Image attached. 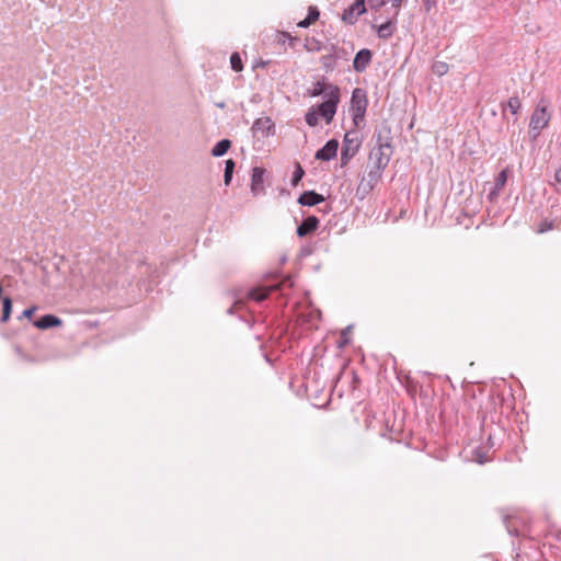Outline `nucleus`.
<instances>
[{
	"instance_id": "obj_1",
	"label": "nucleus",
	"mask_w": 561,
	"mask_h": 561,
	"mask_svg": "<svg viewBox=\"0 0 561 561\" xmlns=\"http://www.w3.org/2000/svg\"><path fill=\"white\" fill-rule=\"evenodd\" d=\"M550 118L551 115L548 112V104L541 99L530 116L529 135L533 139H536L541 130L548 126Z\"/></svg>"
},
{
	"instance_id": "obj_2",
	"label": "nucleus",
	"mask_w": 561,
	"mask_h": 561,
	"mask_svg": "<svg viewBox=\"0 0 561 561\" xmlns=\"http://www.w3.org/2000/svg\"><path fill=\"white\" fill-rule=\"evenodd\" d=\"M330 89L332 91L329 93L328 98L316 107L317 113L324 118L327 124L333 121L341 98L339 87H330Z\"/></svg>"
},
{
	"instance_id": "obj_3",
	"label": "nucleus",
	"mask_w": 561,
	"mask_h": 561,
	"mask_svg": "<svg viewBox=\"0 0 561 561\" xmlns=\"http://www.w3.org/2000/svg\"><path fill=\"white\" fill-rule=\"evenodd\" d=\"M368 169L367 176H363L356 187V196L359 199H364L373 192L385 170L373 164H369Z\"/></svg>"
},
{
	"instance_id": "obj_4",
	"label": "nucleus",
	"mask_w": 561,
	"mask_h": 561,
	"mask_svg": "<svg viewBox=\"0 0 561 561\" xmlns=\"http://www.w3.org/2000/svg\"><path fill=\"white\" fill-rule=\"evenodd\" d=\"M368 106L367 93L362 88H355L351 98V111L353 112V122L358 126L364 121Z\"/></svg>"
},
{
	"instance_id": "obj_5",
	"label": "nucleus",
	"mask_w": 561,
	"mask_h": 561,
	"mask_svg": "<svg viewBox=\"0 0 561 561\" xmlns=\"http://www.w3.org/2000/svg\"><path fill=\"white\" fill-rule=\"evenodd\" d=\"M360 147V139L357 131L351 130L344 135L342 150H341V167L348 164L351 159L358 152Z\"/></svg>"
},
{
	"instance_id": "obj_6",
	"label": "nucleus",
	"mask_w": 561,
	"mask_h": 561,
	"mask_svg": "<svg viewBox=\"0 0 561 561\" xmlns=\"http://www.w3.org/2000/svg\"><path fill=\"white\" fill-rule=\"evenodd\" d=\"M373 139H375L376 141L375 147L381 149L388 148V150H393L391 128L387 124H382L381 126L375 129Z\"/></svg>"
},
{
	"instance_id": "obj_7",
	"label": "nucleus",
	"mask_w": 561,
	"mask_h": 561,
	"mask_svg": "<svg viewBox=\"0 0 561 561\" xmlns=\"http://www.w3.org/2000/svg\"><path fill=\"white\" fill-rule=\"evenodd\" d=\"M366 12L365 0H355L350 7H347L343 14L342 21L346 24L353 25L356 23L359 15Z\"/></svg>"
},
{
	"instance_id": "obj_8",
	"label": "nucleus",
	"mask_w": 561,
	"mask_h": 561,
	"mask_svg": "<svg viewBox=\"0 0 561 561\" xmlns=\"http://www.w3.org/2000/svg\"><path fill=\"white\" fill-rule=\"evenodd\" d=\"M392 153L393 150H388V148L381 149L374 147L369 152L370 164L386 169L390 162Z\"/></svg>"
},
{
	"instance_id": "obj_9",
	"label": "nucleus",
	"mask_w": 561,
	"mask_h": 561,
	"mask_svg": "<svg viewBox=\"0 0 561 561\" xmlns=\"http://www.w3.org/2000/svg\"><path fill=\"white\" fill-rule=\"evenodd\" d=\"M373 59V53L368 48H363L355 55L353 60V68L356 72H364Z\"/></svg>"
},
{
	"instance_id": "obj_10",
	"label": "nucleus",
	"mask_w": 561,
	"mask_h": 561,
	"mask_svg": "<svg viewBox=\"0 0 561 561\" xmlns=\"http://www.w3.org/2000/svg\"><path fill=\"white\" fill-rule=\"evenodd\" d=\"M339 149V141L336 139H330L327 144L316 152L314 158L321 161H330L336 157Z\"/></svg>"
},
{
	"instance_id": "obj_11",
	"label": "nucleus",
	"mask_w": 561,
	"mask_h": 561,
	"mask_svg": "<svg viewBox=\"0 0 561 561\" xmlns=\"http://www.w3.org/2000/svg\"><path fill=\"white\" fill-rule=\"evenodd\" d=\"M320 221L319 219L311 215L302 220V222L297 227L296 233L299 238H304L312 232H314L319 228Z\"/></svg>"
},
{
	"instance_id": "obj_12",
	"label": "nucleus",
	"mask_w": 561,
	"mask_h": 561,
	"mask_svg": "<svg viewBox=\"0 0 561 561\" xmlns=\"http://www.w3.org/2000/svg\"><path fill=\"white\" fill-rule=\"evenodd\" d=\"M324 196L317 193L316 191H305L299 197H298V204L301 206H316L324 202Z\"/></svg>"
},
{
	"instance_id": "obj_13",
	"label": "nucleus",
	"mask_w": 561,
	"mask_h": 561,
	"mask_svg": "<svg viewBox=\"0 0 561 561\" xmlns=\"http://www.w3.org/2000/svg\"><path fill=\"white\" fill-rule=\"evenodd\" d=\"M264 174V168L254 167L252 169L251 192L253 193V195H257L260 192L263 191Z\"/></svg>"
},
{
	"instance_id": "obj_14",
	"label": "nucleus",
	"mask_w": 561,
	"mask_h": 561,
	"mask_svg": "<svg viewBox=\"0 0 561 561\" xmlns=\"http://www.w3.org/2000/svg\"><path fill=\"white\" fill-rule=\"evenodd\" d=\"M279 286L278 285H273V286H259V287H255V288H252L248 296L250 299L256 301V302H261L263 300H265L270 293L272 291H275V290H278Z\"/></svg>"
},
{
	"instance_id": "obj_15",
	"label": "nucleus",
	"mask_w": 561,
	"mask_h": 561,
	"mask_svg": "<svg viewBox=\"0 0 561 561\" xmlns=\"http://www.w3.org/2000/svg\"><path fill=\"white\" fill-rule=\"evenodd\" d=\"M507 176H508V171L507 169H504L502 170L495 181H494V186L493 188L491 190V192L489 193L488 195V198L490 202H493L497 198L501 190L505 186L506 182H507Z\"/></svg>"
},
{
	"instance_id": "obj_16",
	"label": "nucleus",
	"mask_w": 561,
	"mask_h": 561,
	"mask_svg": "<svg viewBox=\"0 0 561 561\" xmlns=\"http://www.w3.org/2000/svg\"><path fill=\"white\" fill-rule=\"evenodd\" d=\"M37 329L41 330H47L55 327H60L62 324V321L60 318H58L55 314H45L34 321L33 323Z\"/></svg>"
},
{
	"instance_id": "obj_17",
	"label": "nucleus",
	"mask_w": 561,
	"mask_h": 561,
	"mask_svg": "<svg viewBox=\"0 0 561 561\" xmlns=\"http://www.w3.org/2000/svg\"><path fill=\"white\" fill-rule=\"evenodd\" d=\"M330 87H336L335 84L325 82L324 80L314 83L313 88L308 91V94L312 98L324 95L327 99L329 93L332 91Z\"/></svg>"
},
{
	"instance_id": "obj_18",
	"label": "nucleus",
	"mask_w": 561,
	"mask_h": 561,
	"mask_svg": "<svg viewBox=\"0 0 561 561\" xmlns=\"http://www.w3.org/2000/svg\"><path fill=\"white\" fill-rule=\"evenodd\" d=\"M274 128V123L270 117H261L257 118L252 126V130L254 133L261 131L263 136L268 135L270 131Z\"/></svg>"
},
{
	"instance_id": "obj_19",
	"label": "nucleus",
	"mask_w": 561,
	"mask_h": 561,
	"mask_svg": "<svg viewBox=\"0 0 561 561\" xmlns=\"http://www.w3.org/2000/svg\"><path fill=\"white\" fill-rule=\"evenodd\" d=\"M336 49V46L335 45H332L331 46V53L330 54H327V55H323L320 59L321 64H322V67L323 69L327 71V72H331L334 70V68L336 67V59H337V55L334 53Z\"/></svg>"
},
{
	"instance_id": "obj_20",
	"label": "nucleus",
	"mask_w": 561,
	"mask_h": 561,
	"mask_svg": "<svg viewBox=\"0 0 561 561\" xmlns=\"http://www.w3.org/2000/svg\"><path fill=\"white\" fill-rule=\"evenodd\" d=\"M320 16V11L317 7L310 5L308 9L307 16L298 22L297 26L306 28L309 27L312 23H314Z\"/></svg>"
},
{
	"instance_id": "obj_21",
	"label": "nucleus",
	"mask_w": 561,
	"mask_h": 561,
	"mask_svg": "<svg viewBox=\"0 0 561 561\" xmlns=\"http://www.w3.org/2000/svg\"><path fill=\"white\" fill-rule=\"evenodd\" d=\"M394 30V22L389 20L377 27L378 37L388 39L393 35Z\"/></svg>"
},
{
	"instance_id": "obj_22",
	"label": "nucleus",
	"mask_w": 561,
	"mask_h": 561,
	"mask_svg": "<svg viewBox=\"0 0 561 561\" xmlns=\"http://www.w3.org/2000/svg\"><path fill=\"white\" fill-rule=\"evenodd\" d=\"M230 147L231 141L229 139H221L213 147L211 154L214 157H221L227 153Z\"/></svg>"
},
{
	"instance_id": "obj_23",
	"label": "nucleus",
	"mask_w": 561,
	"mask_h": 561,
	"mask_svg": "<svg viewBox=\"0 0 561 561\" xmlns=\"http://www.w3.org/2000/svg\"><path fill=\"white\" fill-rule=\"evenodd\" d=\"M12 312V299L10 297H4L2 299V314L0 321L2 323H7L10 320Z\"/></svg>"
},
{
	"instance_id": "obj_24",
	"label": "nucleus",
	"mask_w": 561,
	"mask_h": 561,
	"mask_svg": "<svg viewBox=\"0 0 561 561\" xmlns=\"http://www.w3.org/2000/svg\"><path fill=\"white\" fill-rule=\"evenodd\" d=\"M234 168H236V162L232 159L226 160L225 172H224V182L226 185H229L231 183Z\"/></svg>"
},
{
	"instance_id": "obj_25",
	"label": "nucleus",
	"mask_w": 561,
	"mask_h": 561,
	"mask_svg": "<svg viewBox=\"0 0 561 561\" xmlns=\"http://www.w3.org/2000/svg\"><path fill=\"white\" fill-rule=\"evenodd\" d=\"M304 47L308 51H320L322 49V44L314 37H307Z\"/></svg>"
},
{
	"instance_id": "obj_26",
	"label": "nucleus",
	"mask_w": 561,
	"mask_h": 561,
	"mask_svg": "<svg viewBox=\"0 0 561 561\" xmlns=\"http://www.w3.org/2000/svg\"><path fill=\"white\" fill-rule=\"evenodd\" d=\"M448 70H449V65L447 62H445V61L436 60L432 65L433 73H435L438 77H442V76L446 75L448 72Z\"/></svg>"
},
{
	"instance_id": "obj_27",
	"label": "nucleus",
	"mask_w": 561,
	"mask_h": 561,
	"mask_svg": "<svg viewBox=\"0 0 561 561\" xmlns=\"http://www.w3.org/2000/svg\"><path fill=\"white\" fill-rule=\"evenodd\" d=\"M305 119L310 127H316L319 124V114L317 113L314 106L309 108V111L306 113Z\"/></svg>"
},
{
	"instance_id": "obj_28",
	"label": "nucleus",
	"mask_w": 561,
	"mask_h": 561,
	"mask_svg": "<svg viewBox=\"0 0 561 561\" xmlns=\"http://www.w3.org/2000/svg\"><path fill=\"white\" fill-rule=\"evenodd\" d=\"M230 65L233 71L239 72L243 69V62L239 53H232L230 56Z\"/></svg>"
},
{
	"instance_id": "obj_29",
	"label": "nucleus",
	"mask_w": 561,
	"mask_h": 561,
	"mask_svg": "<svg viewBox=\"0 0 561 561\" xmlns=\"http://www.w3.org/2000/svg\"><path fill=\"white\" fill-rule=\"evenodd\" d=\"M305 175V170L302 169L301 164L299 162L296 163V169L293 173V178H291V185L293 186H297L298 183L301 181V179L304 178Z\"/></svg>"
},
{
	"instance_id": "obj_30",
	"label": "nucleus",
	"mask_w": 561,
	"mask_h": 561,
	"mask_svg": "<svg viewBox=\"0 0 561 561\" xmlns=\"http://www.w3.org/2000/svg\"><path fill=\"white\" fill-rule=\"evenodd\" d=\"M554 228V224L552 220H542L539 225H538V228L536 229V232L537 233H545L549 230H552Z\"/></svg>"
},
{
	"instance_id": "obj_31",
	"label": "nucleus",
	"mask_w": 561,
	"mask_h": 561,
	"mask_svg": "<svg viewBox=\"0 0 561 561\" xmlns=\"http://www.w3.org/2000/svg\"><path fill=\"white\" fill-rule=\"evenodd\" d=\"M520 101L517 96H512L507 101V106L511 110L512 114H516L518 110L520 108Z\"/></svg>"
},
{
	"instance_id": "obj_32",
	"label": "nucleus",
	"mask_w": 561,
	"mask_h": 561,
	"mask_svg": "<svg viewBox=\"0 0 561 561\" xmlns=\"http://www.w3.org/2000/svg\"><path fill=\"white\" fill-rule=\"evenodd\" d=\"M36 309H37V307H36V306H33V307H31V308L25 309V310L22 312V314L19 317V319H20V320H21V319H23V318L31 319V318L33 317V314H34V312H35V310H36Z\"/></svg>"
},
{
	"instance_id": "obj_33",
	"label": "nucleus",
	"mask_w": 561,
	"mask_h": 561,
	"mask_svg": "<svg viewBox=\"0 0 561 561\" xmlns=\"http://www.w3.org/2000/svg\"><path fill=\"white\" fill-rule=\"evenodd\" d=\"M437 4V0H423V5L426 12H430Z\"/></svg>"
},
{
	"instance_id": "obj_34",
	"label": "nucleus",
	"mask_w": 561,
	"mask_h": 561,
	"mask_svg": "<svg viewBox=\"0 0 561 561\" xmlns=\"http://www.w3.org/2000/svg\"><path fill=\"white\" fill-rule=\"evenodd\" d=\"M280 36L283 37V41H285V38L288 39L290 46H294V44L298 41L297 37H294L286 32H282Z\"/></svg>"
},
{
	"instance_id": "obj_35",
	"label": "nucleus",
	"mask_w": 561,
	"mask_h": 561,
	"mask_svg": "<svg viewBox=\"0 0 561 561\" xmlns=\"http://www.w3.org/2000/svg\"><path fill=\"white\" fill-rule=\"evenodd\" d=\"M350 331H351V327H347L345 330H343L342 336H341L342 341L340 342V346H343L348 343L347 337H348Z\"/></svg>"
},
{
	"instance_id": "obj_36",
	"label": "nucleus",
	"mask_w": 561,
	"mask_h": 561,
	"mask_svg": "<svg viewBox=\"0 0 561 561\" xmlns=\"http://www.w3.org/2000/svg\"><path fill=\"white\" fill-rule=\"evenodd\" d=\"M554 180L556 182L561 183V170L556 171Z\"/></svg>"
},
{
	"instance_id": "obj_37",
	"label": "nucleus",
	"mask_w": 561,
	"mask_h": 561,
	"mask_svg": "<svg viewBox=\"0 0 561 561\" xmlns=\"http://www.w3.org/2000/svg\"><path fill=\"white\" fill-rule=\"evenodd\" d=\"M323 213H329L331 210V206L327 205L325 208L320 209Z\"/></svg>"
},
{
	"instance_id": "obj_38",
	"label": "nucleus",
	"mask_w": 561,
	"mask_h": 561,
	"mask_svg": "<svg viewBox=\"0 0 561 561\" xmlns=\"http://www.w3.org/2000/svg\"><path fill=\"white\" fill-rule=\"evenodd\" d=\"M506 527H507V530H508V533H510V534H514V535H516V536L518 535V533H517V530H516V529L513 531V530L510 528V526H508V525H507Z\"/></svg>"
},
{
	"instance_id": "obj_39",
	"label": "nucleus",
	"mask_w": 561,
	"mask_h": 561,
	"mask_svg": "<svg viewBox=\"0 0 561 561\" xmlns=\"http://www.w3.org/2000/svg\"><path fill=\"white\" fill-rule=\"evenodd\" d=\"M216 105H217L218 107H220V108H224V107H225V103H224V102L217 103Z\"/></svg>"
},
{
	"instance_id": "obj_40",
	"label": "nucleus",
	"mask_w": 561,
	"mask_h": 561,
	"mask_svg": "<svg viewBox=\"0 0 561 561\" xmlns=\"http://www.w3.org/2000/svg\"><path fill=\"white\" fill-rule=\"evenodd\" d=\"M228 312L232 314V313H233V307H230V308L228 309Z\"/></svg>"
},
{
	"instance_id": "obj_41",
	"label": "nucleus",
	"mask_w": 561,
	"mask_h": 561,
	"mask_svg": "<svg viewBox=\"0 0 561 561\" xmlns=\"http://www.w3.org/2000/svg\"><path fill=\"white\" fill-rule=\"evenodd\" d=\"M302 252L306 253V254L310 253V251H308V249H304Z\"/></svg>"
},
{
	"instance_id": "obj_42",
	"label": "nucleus",
	"mask_w": 561,
	"mask_h": 561,
	"mask_svg": "<svg viewBox=\"0 0 561 561\" xmlns=\"http://www.w3.org/2000/svg\"><path fill=\"white\" fill-rule=\"evenodd\" d=\"M385 3H386L385 0H381L379 5H383Z\"/></svg>"
}]
</instances>
